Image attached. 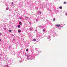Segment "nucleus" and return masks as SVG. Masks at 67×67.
<instances>
[{
	"label": "nucleus",
	"mask_w": 67,
	"mask_h": 67,
	"mask_svg": "<svg viewBox=\"0 0 67 67\" xmlns=\"http://www.w3.org/2000/svg\"><path fill=\"white\" fill-rule=\"evenodd\" d=\"M56 25V26H57L58 27H59V26H60V25L59 24L58 25Z\"/></svg>",
	"instance_id": "nucleus-3"
},
{
	"label": "nucleus",
	"mask_w": 67,
	"mask_h": 67,
	"mask_svg": "<svg viewBox=\"0 0 67 67\" xmlns=\"http://www.w3.org/2000/svg\"><path fill=\"white\" fill-rule=\"evenodd\" d=\"M0 59H1V58L0 57Z\"/></svg>",
	"instance_id": "nucleus-16"
},
{
	"label": "nucleus",
	"mask_w": 67,
	"mask_h": 67,
	"mask_svg": "<svg viewBox=\"0 0 67 67\" xmlns=\"http://www.w3.org/2000/svg\"><path fill=\"white\" fill-rule=\"evenodd\" d=\"M43 32H44V31H45V30H44V29H43Z\"/></svg>",
	"instance_id": "nucleus-11"
},
{
	"label": "nucleus",
	"mask_w": 67,
	"mask_h": 67,
	"mask_svg": "<svg viewBox=\"0 0 67 67\" xmlns=\"http://www.w3.org/2000/svg\"><path fill=\"white\" fill-rule=\"evenodd\" d=\"M19 24L20 25H22V23L21 22H20L19 23Z\"/></svg>",
	"instance_id": "nucleus-4"
},
{
	"label": "nucleus",
	"mask_w": 67,
	"mask_h": 67,
	"mask_svg": "<svg viewBox=\"0 0 67 67\" xmlns=\"http://www.w3.org/2000/svg\"><path fill=\"white\" fill-rule=\"evenodd\" d=\"M59 9H62V7L61 6L60 7Z\"/></svg>",
	"instance_id": "nucleus-5"
},
{
	"label": "nucleus",
	"mask_w": 67,
	"mask_h": 67,
	"mask_svg": "<svg viewBox=\"0 0 67 67\" xmlns=\"http://www.w3.org/2000/svg\"><path fill=\"white\" fill-rule=\"evenodd\" d=\"M6 10H7V9H6Z\"/></svg>",
	"instance_id": "nucleus-18"
},
{
	"label": "nucleus",
	"mask_w": 67,
	"mask_h": 67,
	"mask_svg": "<svg viewBox=\"0 0 67 67\" xmlns=\"http://www.w3.org/2000/svg\"><path fill=\"white\" fill-rule=\"evenodd\" d=\"M26 51H28V49H26Z\"/></svg>",
	"instance_id": "nucleus-12"
},
{
	"label": "nucleus",
	"mask_w": 67,
	"mask_h": 67,
	"mask_svg": "<svg viewBox=\"0 0 67 67\" xmlns=\"http://www.w3.org/2000/svg\"><path fill=\"white\" fill-rule=\"evenodd\" d=\"M55 21V18H54L53 19V21Z\"/></svg>",
	"instance_id": "nucleus-9"
},
{
	"label": "nucleus",
	"mask_w": 67,
	"mask_h": 67,
	"mask_svg": "<svg viewBox=\"0 0 67 67\" xmlns=\"http://www.w3.org/2000/svg\"><path fill=\"white\" fill-rule=\"evenodd\" d=\"M13 3H13V2H12V4H13Z\"/></svg>",
	"instance_id": "nucleus-13"
},
{
	"label": "nucleus",
	"mask_w": 67,
	"mask_h": 67,
	"mask_svg": "<svg viewBox=\"0 0 67 67\" xmlns=\"http://www.w3.org/2000/svg\"><path fill=\"white\" fill-rule=\"evenodd\" d=\"M9 32H11L12 31V30H9Z\"/></svg>",
	"instance_id": "nucleus-8"
},
{
	"label": "nucleus",
	"mask_w": 67,
	"mask_h": 67,
	"mask_svg": "<svg viewBox=\"0 0 67 67\" xmlns=\"http://www.w3.org/2000/svg\"><path fill=\"white\" fill-rule=\"evenodd\" d=\"M33 41H34V42H35L36 41V40L35 39H34L33 40Z\"/></svg>",
	"instance_id": "nucleus-2"
},
{
	"label": "nucleus",
	"mask_w": 67,
	"mask_h": 67,
	"mask_svg": "<svg viewBox=\"0 0 67 67\" xmlns=\"http://www.w3.org/2000/svg\"><path fill=\"white\" fill-rule=\"evenodd\" d=\"M41 12H39V13H40V14H41Z\"/></svg>",
	"instance_id": "nucleus-10"
},
{
	"label": "nucleus",
	"mask_w": 67,
	"mask_h": 67,
	"mask_svg": "<svg viewBox=\"0 0 67 67\" xmlns=\"http://www.w3.org/2000/svg\"><path fill=\"white\" fill-rule=\"evenodd\" d=\"M67 3L66 2H64V4H66Z\"/></svg>",
	"instance_id": "nucleus-6"
},
{
	"label": "nucleus",
	"mask_w": 67,
	"mask_h": 67,
	"mask_svg": "<svg viewBox=\"0 0 67 67\" xmlns=\"http://www.w3.org/2000/svg\"><path fill=\"white\" fill-rule=\"evenodd\" d=\"M20 27V25H18V27Z\"/></svg>",
	"instance_id": "nucleus-7"
},
{
	"label": "nucleus",
	"mask_w": 67,
	"mask_h": 67,
	"mask_svg": "<svg viewBox=\"0 0 67 67\" xmlns=\"http://www.w3.org/2000/svg\"><path fill=\"white\" fill-rule=\"evenodd\" d=\"M21 32V31L20 30H18V33H20Z\"/></svg>",
	"instance_id": "nucleus-1"
},
{
	"label": "nucleus",
	"mask_w": 67,
	"mask_h": 67,
	"mask_svg": "<svg viewBox=\"0 0 67 67\" xmlns=\"http://www.w3.org/2000/svg\"><path fill=\"white\" fill-rule=\"evenodd\" d=\"M11 48V46H9V48Z\"/></svg>",
	"instance_id": "nucleus-14"
},
{
	"label": "nucleus",
	"mask_w": 67,
	"mask_h": 67,
	"mask_svg": "<svg viewBox=\"0 0 67 67\" xmlns=\"http://www.w3.org/2000/svg\"><path fill=\"white\" fill-rule=\"evenodd\" d=\"M1 39H0V41H1Z\"/></svg>",
	"instance_id": "nucleus-15"
},
{
	"label": "nucleus",
	"mask_w": 67,
	"mask_h": 67,
	"mask_svg": "<svg viewBox=\"0 0 67 67\" xmlns=\"http://www.w3.org/2000/svg\"><path fill=\"white\" fill-rule=\"evenodd\" d=\"M20 19H21V18H20Z\"/></svg>",
	"instance_id": "nucleus-17"
}]
</instances>
